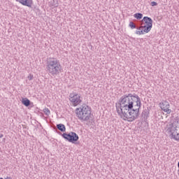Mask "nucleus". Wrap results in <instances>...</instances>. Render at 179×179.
Wrapping results in <instances>:
<instances>
[{
	"label": "nucleus",
	"instance_id": "obj_1",
	"mask_svg": "<svg viewBox=\"0 0 179 179\" xmlns=\"http://www.w3.org/2000/svg\"><path fill=\"white\" fill-rule=\"evenodd\" d=\"M142 106L139 96L132 94H124L116 104V110L120 117L124 121L132 122L139 117V110Z\"/></svg>",
	"mask_w": 179,
	"mask_h": 179
},
{
	"label": "nucleus",
	"instance_id": "obj_2",
	"mask_svg": "<svg viewBox=\"0 0 179 179\" xmlns=\"http://www.w3.org/2000/svg\"><path fill=\"white\" fill-rule=\"evenodd\" d=\"M46 71L52 76H57L62 70L59 60L55 57H49L46 59Z\"/></svg>",
	"mask_w": 179,
	"mask_h": 179
},
{
	"label": "nucleus",
	"instance_id": "obj_3",
	"mask_svg": "<svg viewBox=\"0 0 179 179\" xmlns=\"http://www.w3.org/2000/svg\"><path fill=\"white\" fill-rule=\"evenodd\" d=\"M76 114L80 121H89L92 115V110L89 106L83 104L76 109Z\"/></svg>",
	"mask_w": 179,
	"mask_h": 179
},
{
	"label": "nucleus",
	"instance_id": "obj_4",
	"mask_svg": "<svg viewBox=\"0 0 179 179\" xmlns=\"http://www.w3.org/2000/svg\"><path fill=\"white\" fill-rule=\"evenodd\" d=\"M142 22L143 23H145V25L141 26L137 28L138 30L136 31V34H138L139 36H142V34H145V33H149V31L152 30V26H153V20L149 17H144Z\"/></svg>",
	"mask_w": 179,
	"mask_h": 179
},
{
	"label": "nucleus",
	"instance_id": "obj_5",
	"mask_svg": "<svg viewBox=\"0 0 179 179\" xmlns=\"http://www.w3.org/2000/svg\"><path fill=\"white\" fill-rule=\"evenodd\" d=\"M166 131L170 134L171 139L179 141V127L174 122H169L166 124Z\"/></svg>",
	"mask_w": 179,
	"mask_h": 179
},
{
	"label": "nucleus",
	"instance_id": "obj_6",
	"mask_svg": "<svg viewBox=\"0 0 179 179\" xmlns=\"http://www.w3.org/2000/svg\"><path fill=\"white\" fill-rule=\"evenodd\" d=\"M82 96L80 94L76 93V92H73L69 94V101L71 103L72 106L73 107H76V106H79L80 103H82Z\"/></svg>",
	"mask_w": 179,
	"mask_h": 179
},
{
	"label": "nucleus",
	"instance_id": "obj_7",
	"mask_svg": "<svg viewBox=\"0 0 179 179\" xmlns=\"http://www.w3.org/2000/svg\"><path fill=\"white\" fill-rule=\"evenodd\" d=\"M62 136L64 139L69 141V142H71V143H75V142L79 140V136L75 132H70L69 134L64 133Z\"/></svg>",
	"mask_w": 179,
	"mask_h": 179
},
{
	"label": "nucleus",
	"instance_id": "obj_8",
	"mask_svg": "<svg viewBox=\"0 0 179 179\" xmlns=\"http://www.w3.org/2000/svg\"><path fill=\"white\" fill-rule=\"evenodd\" d=\"M159 107L166 113V114H170L171 113V109H170V103L167 101H164L162 103H159Z\"/></svg>",
	"mask_w": 179,
	"mask_h": 179
},
{
	"label": "nucleus",
	"instance_id": "obj_9",
	"mask_svg": "<svg viewBox=\"0 0 179 179\" xmlns=\"http://www.w3.org/2000/svg\"><path fill=\"white\" fill-rule=\"evenodd\" d=\"M20 3L24 6H28V8H31L33 5V0H17Z\"/></svg>",
	"mask_w": 179,
	"mask_h": 179
},
{
	"label": "nucleus",
	"instance_id": "obj_10",
	"mask_svg": "<svg viewBox=\"0 0 179 179\" xmlns=\"http://www.w3.org/2000/svg\"><path fill=\"white\" fill-rule=\"evenodd\" d=\"M49 6L50 8H57V6H58V1H57L55 0H51L49 2Z\"/></svg>",
	"mask_w": 179,
	"mask_h": 179
},
{
	"label": "nucleus",
	"instance_id": "obj_11",
	"mask_svg": "<svg viewBox=\"0 0 179 179\" xmlns=\"http://www.w3.org/2000/svg\"><path fill=\"white\" fill-rule=\"evenodd\" d=\"M57 128L59 129V131H61V132H65L66 131V128L65 127V125L62 124H57Z\"/></svg>",
	"mask_w": 179,
	"mask_h": 179
},
{
	"label": "nucleus",
	"instance_id": "obj_12",
	"mask_svg": "<svg viewBox=\"0 0 179 179\" xmlns=\"http://www.w3.org/2000/svg\"><path fill=\"white\" fill-rule=\"evenodd\" d=\"M22 103L25 107H29V106H30V100L27 98L22 99Z\"/></svg>",
	"mask_w": 179,
	"mask_h": 179
},
{
	"label": "nucleus",
	"instance_id": "obj_13",
	"mask_svg": "<svg viewBox=\"0 0 179 179\" xmlns=\"http://www.w3.org/2000/svg\"><path fill=\"white\" fill-rule=\"evenodd\" d=\"M134 17L136 19H137V20H141V19H142V17H143V15L141 13H137L134 15Z\"/></svg>",
	"mask_w": 179,
	"mask_h": 179
},
{
	"label": "nucleus",
	"instance_id": "obj_14",
	"mask_svg": "<svg viewBox=\"0 0 179 179\" xmlns=\"http://www.w3.org/2000/svg\"><path fill=\"white\" fill-rule=\"evenodd\" d=\"M129 26L131 29H136V25H135V24L134 23V22H130L129 24Z\"/></svg>",
	"mask_w": 179,
	"mask_h": 179
},
{
	"label": "nucleus",
	"instance_id": "obj_15",
	"mask_svg": "<svg viewBox=\"0 0 179 179\" xmlns=\"http://www.w3.org/2000/svg\"><path fill=\"white\" fill-rule=\"evenodd\" d=\"M44 113H45V114L46 115H50V109H48V108H45L44 109Z\"/></svg>",
	"mask_w": 179,
	"mask_h": 179
},
{
	"label": "nucleus",
	"instance_id": "obj_16",
	"mask_svg": "<svg viewBox=\"0 0 179 179\" xmlns=\"http://www.w3.org/2000/svg\"><path fill=\"white\" fill-rule=\"evenodd\" d=\"M151 6H157V3L156 1H152Z\"/></svg>",
	"mask_w": 179,
	"mask_h": 179
},
{
	"label": "nucleus",
	"instance_id": "obj_17",
	"mask_svg": "<svg viewBox=\"0 0 179 179\" xmlns=\"http://www.w3.org/2000/svg\"><path fill=\"white\" fill-rule=\"evenodd\" d=\"M28 79L29 80H33V76L32 75L28 76Z\"/></svg>",
	"mask_w": 179,
	"mask_h": 179
},
{
	"label": "nucleus",
	"instance_id": "obj_18",
	"mask_svg": "<svg viewBox=\"0 0 179 179\" xmlns=\"http://www.w3.org/2000/svg\"><path fill=\"white\" fill-rule=\"evenodd\" d=\"M0 138H3V134H1Z\"/></svg>",
	"mask_w": 179,
	"mask_h": 179
}]
</instances>
